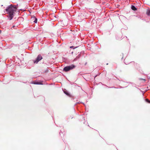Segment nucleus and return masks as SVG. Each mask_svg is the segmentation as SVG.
<instances>
[{
  "mask_svg": "<svg viewBox=\"0 0 150 150\" xmlns=\"http://www.w3.org/2000/svg\"><path fill=\"white\" fill-rule=\"evenodd\" d=\"M17 10L16 6H13L12 5L9 6L8 8L6 9V11L7 12L9 16L10 20H11L13 17L14 12Z\"/></svg>",
  "mask_w": 150,
  "mask_h": 150,
  "instance_id": "nucleus-1",
  "label": "nucleus"
},
{
  "mask_svg": "<svg viewBox=\"0 0 150 150\" xmlns=\"http://www.w3.org/2000/svg\"><path fill=\"white\" fill-rule=\"evenodd\" d=\"M75 67V66L74 64H72L65 67L64 69L63 70L66 72L68 71L73 69Z\"/></svg>",
  "mask_w": 150,
  "mask_h": 150,
  "instance_id": "nucleus-2",
  "label": "nucleus"
},
{
  "mask_svg": "<svg viewBox=\"0 0 150 150\" xmlns=\"http://www.w3.org/2000/svg\"><path fill=\"white\" fill-rule=\"evenodd\" d=\"M42 59V57L41 55L40 54H39L38 56L36 59L33 61V62L34 63L37 64Z\"/></svg>",
  "mask_w": 150,
  "mask_h": 150,
  "instance_id": "nucleus-3",
  "label": "nucleus"
},
{
  "mask_svg": "<svg viewBox=\"0 0 150 150\" xmlns=\"http://www.w3.org/2000/svg\"><path fill=\"white\" fill-rule=\"evenodd\" d=\"M131 8L133 10H137V8L134 5H132Z\"/></svg>",
  "mask_w": 150,
  "mask_h": 150,
  "instance_id": "nucleus-4",
  "label": "nucleus"
},
{
  "mask_svg": "<svg viewBox=\"0 0 150 150\" xmlns=\"http://www.w3.org/2000/svg\"><path fill=\"white\" fill-rule=\"evenodd\" d=\"M128 60V59L127 58H125L124 60L125 63L126 64H128V62H127V61Z\"/></svg>",
  "mask_w": 150,
  "mask_h": 150,
  "instance_id": "nucleus-5",
  "label": "nucleus"
},
{
  "mask_svg": "<svg viewBox=\"0 0 150 150\" xmlns=\"http://www.w3.org/2000/svg\"><path fill=\"white\" fill-rule=\"evenodd\" d=\"M146 14L149 16H150V10H148L146 13Z\"/></svg>",
  "mask_w": 150,
  "mask_h": 150,
  "instance_id": "nucleus-6",
  "label": "nucleus"
},
{
  "mask_svg": "<svg viewBox=\"0 0 150 150\" xmlns=\"http://www.w3.org/2000/svg\"><path fill=\"white\" fill-rule=\"evenodd\" d=\"M64 93H65L68 96H69V93L67 91H64Z\"/></svg>",
  "mask_w": 150,
  "mask_h": 150,
  "instance_id": "nucleus-7",
  "label": "nucleus"
},
{
  "mask_svg": "<svg viewBox=\"0 0 150 150\" xmlns=\"http://www.w3.org/2000/svg\"><path fill=\"white\" fill-rule=\"evenodd\" d=\"M33 84H40V83L39 82H37V81H35V82H34Z\"/></svg>",
  "mask_w": 150,
  "mask_h": 150,
  "instance_id": "nucleus-8",
  "label": "nucleus"
},
{
  "mask_svg": "<svg viewBox=\"0 0 150 150\" xmlns=\"http://www.w3.org/2000/svg\"><path fill=\"white\" fill-rule=\"evenodd\" d=\"M35 23H36L37 22V18H35V20L34 21Z\"/></svg>",
  "mask_w": 150,
  "mask_h": 150,
  "instance_id": "nucleus-9",
  "label": "nucleus"
},
{
  "mask_svg": "<svg viewBox=\"0 0 150 150\" xmlns=\"http://www.w3.org/2000/svg\"><path fill=\"white\" fill-rule=\"evenodd\" d=\"M146 101H147V102H149V103H150V101H149V100H148V99H146Z\"/></svg>",
  "mask_w": 150,
  "mask_h": 150,
  "instance_id": "nucleus-10",
  "label": "nucleus"
},
{
  "mask_svg": "<svg viewBox=\"0 0 150 150\" xmlns=\"http://www.w3.org/2000/svg\"><path fill=\"white\" fill-rule=\"evenodd\" d=\"M70 48H71L73 47V46H71L70 47Z\"/></svg>",
  "mask_w": 150,
  "mask_h": 150,
  "instance_id": "nucleus-11",
  "label": "nucleus"
},
{
  "mask_svg": "<svg viewBox=\"0 0 150 150\" xmlns=\"http://www.w3.org/2000/svg\"><path fill=\"white\" fill-rule=\"evenodd\" d=\"M15 27H16V26H14H14H13V28H14Z\"/></svg>",
  "mask_w": 150,
  "mask_h": 150,
  "instance_id": "nucleus-12",
  "label": "nucleus"
},
{
  "mask_svg": "<svg viewBox=\"0 0 150 150\" xmlns=\"http://www.w3.org/2000/svg\"><path fill=\"white\" fill-rule=\"evenodd\" d=\"M142 80H144V81H145L146 80L145 79H142Z\"/></svg>",
  "mask_w": 150,
  "mask_h": 150,
  "instance_id": "nucleus-13",
  "label": "nucleus"
},
{
  "mask_svg": "<svg viewBox=\"0 0 150 150\" xmlns=\"http://www.w3.org/2000/svg\"><path fill=\"white\" fill-rule=\"evenodd\" d=\"M132 63H133L134 64H135V63H134V62H132Z\"/></svg>",
  "mask_w": 150,
  "mask_h": 150,
  "instance_id": "nucleus-14",
  "label": "nucleus"
},
{
  "mask_svg": "<svg viewBox=\"0 0 150 150\" xmlns=\"http://www.w3.org/2000/svg\"><path fill=\"white\" fill-rule=\"evenodd\" d=\"M1 32V30H0V33Z\"/></svg>",
  "mask_w": 150,
  "mask_h": 150,
  "instance_id": "nucleus-15",
  "label": "nucleus"
}]
</instances>
